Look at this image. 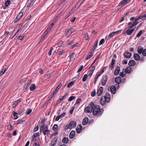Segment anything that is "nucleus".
Returning <instances> with one entry per match:
<instances>
[{"mask_svg": "<svg viewBox=\"0 0 146 146\" xmlns=\"http://www.w3.org/2000/svg\"><path fill=\"white\" fill-rule=\"evenodd\" d=\"M39 135V133H37L34 134L33 136V139L37 137Z\"/></svg>", "mask_w": 146, "mask_h": 146, "instance_id": "864d4df0", "label": "nucleus"}, {"mask_svg": "<svg viewBox=\"0 0 146 146\" xmlns=\"http://www.w3.org/2000/svg\"><path fill=\"white\" fill-rule=\"evenodd\" d=\"M75 97L74 96H70L68 99V101L70 102L75 99Z\"/></svg>", "mask_w": 146, "mask_h": 146, "instance_id": "09e8293b", "label": "nucleus"}, {"mask_svg": "<svg viewBox=\"0 0 146 146\" xmlns=\"http://www.w3.org/2000/svg\"><path fill=\"white\" fill-rule=\"evenodd\" d=\"M104 111L103 109H100V106L98 105L96 106L94 104V107L93 108V115H94L100 116L102 115Z\"/></svg>", "mask_w": 146, "mask_h": 146, "instance_id": "f03ea898", "label": "nucleus"}, {"mask_svg": "<svg viewBox=\"0 0 146 146\" xmlns=\"http://www.w3.org/2000/svg\"><path fill=\"white\" fill-rule=\"evenodd\" d=\"M93 72H93L89 71L88 72L89 76L90 77H91L92 76Z\"/></svg>", "mask_w": 146, "mask_h": 146, "instance_id": "774afa93", "label": "nucleus"}, {"mask_svg": "<svg viewBox=\"0 0 146 146\" xmlns=\"http://www.w3.org/2000/svg\"><path fill=\"white\" fill-rule=\"evenodd\" d=\"M74 84V82L73 81H72L70 82L67 85V87L68 88H70L72 86H73Z\"/></svg>", "mask_w": 146, "mask_h": 146, "instance_id": "37998d69", "label": "nucleus"}, {"mask_svg": "<svg viewBox=\"0 0 146 146\" xmlns=\"http://www.w3.org/2000/svg\"><path fill=\"white\" fill-rule=\"evenodd\" d=\"M100 76V74H98L96 77H95V81L94 82V84H95L96 82L98 80V79L99 78V77Z\"/></svg>", "mask_w": 146, "mask_h": 146, "instance_id": "6e6d98bb", "label": "nucleus"}, {"mask_svg": "<svg viewBox=\"0 0 146 146\" xmlns=\"http://www.w3.org/2000/svg\"><path fill=\"white\" fill-rule=\"evenodd\" d=\"M17 122V124H21L23 122H25V121L24 120H19Z\"/></svg>", "mask_w": 146, "mask_h": 146, "instance_id": "603ef678", "label": "nucleus"}, {"mask_svg": "<svg viewBox=\"0 0 146 146\" xmlns=\"http://www.w3.org/2000/svg\"><path fill=\"white\" fill-rule=\"evenodd\" d=\"M142 53L143 56H146V49L143 50Z\"/></svg>", "mask_w": 146, "mask_h": 146, "instance_id": "052dcab7", "label": "nucleus"}, {"mask_svg": "<svg viewBox=\"0 0 146 146\" xmlns=\"http://www.w3.org/2000/svg\"><path fill=\"white\" fill-rule=\"evenodd\" d=\"M32 82L31 80H30L27 83V85H25V86H26V89L29 86L30 84Z\"/></svg>", "mask_w": 146, "mask_h": 146, "instance_id": "a19ab883", "label": "nucleus"}, {"mask_svg": "<svg viewBox=\"0 0 146 146\" xmlns=\"http://www.w3.org/2000/svg\"><path fill=\"white\" fill-rule=\"evenodd\" d=\"M143 48L141 46L139 47L138 48V52L140 54H141L143 50Z\"/></svg>", "mask_w": 146, "mask_h": 146, "instance_id": "7c9ffc66", "label": "nucleus"}, {"mask_svg": "<svg viewBox=\"0 0 146 146\" xmlns=\"http://www.w3.org/2000/svg\"><path fill=\"white\" fill-rule=\"evenodd\" d=\"M66 52L65 50H63L62 51L59 52V54L60 55L63 54Z\"/></svg>", "mask_w": 146, "mask_h": 146, "instance_id": "bf43d9fd", "label": "nucleus"}, {"mask_svg": "<svg viewBox=\"0 0 146 146\" xmlns=\"http://www.w3.org/2000/svg\"><path fill=\"white\" fill-rule=\"evenodd\" d=\"M82 127L81 125H78L77 126L76 129V132L77 133H80L82 131Z\"/></svg>", "mask_w": 146, "mask_h": 146, "instance_id": "f8f14e48", "label": "nucleus"}, {"mask_svg": "<svg viewBox=\"0 0 146 146\" xmlns=\"http://www.w3.org/2000/svg\"><path fill=\"white\" fill-rule=\"evenodd\" d=\"M142 30H140L139 32V33L137 34L136 36L137 37H140V36L141 35V34L142 33Z\"/></svg>", "mask_w": 146, "mask_h": 146, "instance_id": "4d7b16f0", "label": "nucleus"}, {"mask_svg": "<svg viewBox=\"0 0 146 146\" xmlns=\"http://www.w3.org/2000/svg\"><path fill=\"white\" fill-rule=\"evenodd\" d=\"M76 19V18L75 17H72L70 20V21L72 23H73L74 22Z\"/></svg>", "mask_w": 146, "mask_h": 146, "instance_id": "e2e57ef3", "label": "nucleus"}, {"mask_svg": "<svg viewBox=\"0 0 146 146\" xmlns=\"http://www.w3.org/2000/svg\"><path fill=\"white\" fill-rule=\"evenodd\" d=\"M62 85V84L61 83H60L59 84L58 86L57 87V88H56V89L52 93L53 96L55 94H56L58 92L61 86Z\"/></svg>", "mask_w": 146, "mask_h": 146, "instance_id": "ddd939ff", "label": "nucleus"}, {"mask_svg": "<svg viewBox=\"0 0 146 146\" xmlns=\"http://www.w3.org/2000/svg\"><path fill=\"white\" fill-rule=\"evenodd\" d=\"M131 0H123L118 5V6H121L122 7L126 5L127 4L129 3Z\"/></svg>", "mask_w": 146, "mask_h": 146, "instance_id": "39448f33", "label": "nucleus"}, {"mask_svg": "<svg viewBox=\"0 0 146 146\" xmlns=\"http://www.w3.org/2000/svg\"><path fill=\"white\" fill-rule=\"evenodd\" d=\"M115 35L113 32H112L109 34L108 36V39H110L111 37H113Z\"/></svg>", "mask_w": 146, "mask_h": 146, "instance_id": "8fccbe9b", "label": "nucleus"}, {"mask_svg": "<svg viewBox=\"0 0 146 146\" xmlns=\"http://www.w3.org/2000/svg\"><path fill=\"white\" fill-rule=\"evenodd\" d=\"M108 80L107 76H103L102 78V86H104L106 84Z\"/></svg>", "mask_w": 146, "mask_h": 146, "instance_id": "423d86ee", "label": "nucleus"}, {"mask_svg": "<svg viewBox=\"0 0 146 146\" xmlns=\"http://www.w3.org/2000/svg\"><path fill=\"white\" fill-rule=\"evenodd\" d=\"M8 69V68H6L4 69H2L1 71H0V76L3 75Z\"/></svg>", "mask_w": 146, "mask_h": 146, "instance_id": "bb28decb", "label": "nucleus"}, {"mask_svg": "<svg viewBox=\"0 0 146 146\" xmlns=\"http://www.w3.org/2000/svg\"><path fill=\"white\" fill-rule=\"evenodd\" d=\"M69 125L70 128L72 129L76 127V124L75 121H72L70 122Z\"/></svg>", "mask_w": 146, "mask_h": 146, "instance_id": "9d476101", "label": "nucleus"}, {"mask_svg": "<svg viewBox=\"0 0 146 146\" xmlns=\"http://www.w3.org/2000/svg\"><path fill=\"white\" fill-rule=\"evenodd\" d=\"M52 27V25H50L48 27V28L46 29V34H47V33L50 31L51 30V28Z\"/></svg>", "mask_w": 146, "mask_h": 146, "instance_id": "58836bf2", "label": "nucleus"}, {"mask_svg": "<svg viewBox=\"0 0 146 146\" xmlns=\"http://www.w3.org/2000/svg\"><path fill=\"white\" fill-rule=\"evenodd\" d=\"M104 42V38L102 39L100 41L99 43V45H101L103 44Z\"/></svg>", "mask_w": 146, "mask_h": 146, "instance_id": "69168bd1", "label": "nucleus"}, {"mask_svg": "<svg viewBox=\"0 0 146 146\" xmlns=\"http://www.w3.org/2000/svg\"><path fill=\"white\" fill-rule=\"evenodd\" d=\"M75 134V131L72 130L70 133L69 135V137L71 139L73 138Z\"/></svg>", "mask_w": 146, "mask_h": 146, "instance_id": "393cba45", "label": "nucleus"}, {"mask_svg": "<svg viewBox=\"0 0 146 146\" xmlns=\"http://www.w3.org/2000/svg\"><path fill=\"white\" fill-rule=\"evenodd\" d=\"M88 122V119L87 117L84 118L82 121V124L83 125H85L87 124Z\"/></svg>", "mask_w": 146, "mask_h": 146, "instance_id": "aec40b11", "label": "nucleus"}, {"mask_svg": "<svg viewBox=\"0 0 146 146\" xmlns=\"http://www.w3.org/2000/svg\"><path fill=\"white\" fill-rule=\"evenodd\" d=\"M94 107V104L93 102H91L89 106L86 107L84 111L86 112L91 113L93 110V108Z\"/></svg>", "mask_w": 146, "mask_h": 146, "instance_id": "7ed1b4c3", "label": "nucleus"}, {"mask_svg": "<svg viewBox=\"0 0 146 146\" xmlns=\"http://www.w3.org/2000/svg\"><path fill=\"white\" fill-rule=\"evenodd\" d=\"M110 94L108 92H106L105 96H102L101 98L100 103L102 106L104 105L107 102L108 103L110 100Z\"/></svg>", "mask_w": 146, "mask_h": 146, "instance_id": "f257e3e1", "label": "nucleus"}, {"mask_svg": "<svg viewBox=\"0 0 146 146\" xmlns=\"http://www.w3.org/2000/svg\"><path fill=\"white\" fill-rule=\"evenodd\" d=\"M138 23L137 21H134L133 23H129L127 24V25H130L131 27H132L133 28Z\"/></svg>", "mask_w": 146, "mask_h": 146, "instance_id": "dca6fc26", "label": "nucleus"}, {"mask_svg": "<svg viewBox=\"0 0 146 146\" xmlns=\"http://www.w3.org/2000/svg\"><path fill=\"white\" fill-rule=\"evenodd\" d=\"M115 62V59L114 58H112L111 62V65L109 67V68L111 70H112L114 68Z\"/></svg>", "mask_w": 146, "mask_h": 146, "instance_id": "4468645a", "label": "nucleus"}, {"mask_svg": "<svg viewBox=\"0 0 146 146\" xmlns=\"http://www.w3.org/2000/svg\"><path fill=\"white\" fill-rule=\"evenodd\" d=\"M66 115V113L65 112H63L59 116L60 118H63Z\"/></svg>", "mask_w": 146, "mask_h": 146, "instance_id": "13d9d810", "label": "nucleus"}, {"mask_svg": "<svg viewBox=\"0 0 146 146\" xmlns=\"http://www.w3.org/2000/svg\"><path fill=\"white\" fill-rule=\"evenodd\" d=\"M33 141L34 143V146H40L39 143L37 139L33 138Z\"/></svg>", "mask_w": 146, "mask_h": 146, "instance_id": "a211bd4d", "label": "nucleus"}, {"mask_svg": "<svg viewBox=\"0 0 146 146\" xmlns=\"http://www.w3.org/2000/svg\"><path fill=\"white\" fill-rule=\"evenodd\" d=\"M23 13L22 12L20 13L17 15L16 19L15 20V22H17L21 19L23 15Z\"/></svg>", "mask_w": 146, "mask_h": 146, "instance_id": "9b49d317", "label": "nucleus"}, {"mask_svg": "<svg viewBox=\"0 0 146 146\" xmlns=\"http://www.w3.org/2000/svg\"><path fill=\"white\" fill-rule=\"evenodd\" d=\"M36 88L35 85V84H32L30 87V90L31 91L35 90Z\"/></svg>", "mask_w": 146, "mask_h": 146, "instance_id": "e433bc0d", "label": "nucleus"}, {"mask_svg": "<svg viewBox=\"0 0 146 146\" xmlns=\"http://www.w3.org/2000/svg\"><path fill=\"white\" fill-rule=\"evenodd\" d=\"M69 128H70L69 125H66L64 126V129L66 130L68 129Z\"/></svg>", "mask_w": 146, "mask_h": 146, "instance_id": "0e129e2a", "label": "nucleus"}, {"mask_svg": "<svg viewBox=\"0 0 146 146\" xmlns=\"http://www.w3.org/2000/svg\"><path fill=\"white\" fill-rule=\"evenodd\" d=\"M32 111V110L31 109H29L26 111V113L27 115H29L31 112Z\"/></svg>", "mask_w": 146, "mask_h": 146, "instance_id": "680f3d73", "label": "nucleus"}, {"mask_svg": "<svg viewBox=\"0 0 146 146\" xmlns=\"http://www.w3.org/2000/svg\"><path fill=\"white\" fill-rule=\"evenodd\" d=\"M125 75L126 74L125 73V72H121L120 74V76L122 77H124L125 76Z\"/></svg>", "mask_w": 146, "mask_h": 146, "instance_id": "5fc2aeb1", "label": "nucleus"}, {"mask_svg": "<svg viewBox=\"0 0 146 146\" xmlns=\"http://www.w3.org/2000/svg\"><path fill=\"white\" fill-rule=\"evenodd\" d=\"M13 126L10 123L7 126V129L9 130H11L12 129Z\"/></svg>", "mask_w": 146, "mask_h": 146, "instance_id": "3c124183", "label": "nucleus"}, {"mask_svg": "<svg viewBox=\"0 0 146 146\" xmlns=\"http://www.w3.org/2000/svg\"><path fill=\"white\" fill-rule=\"evenodd\" d=\"M110 90L112 94H114L116 92V87L114 86H112L110 87Z\"/></svg>", "mask_w": 146, "mask_h": 146, "instance_id": "2eb2a0df", "label": "nucleus"}, {"mask_svg": "<svg viewBox=\"0 0 146 146\" xmlns=\"http://www.w3.org/2000/svg\"><path fill=\"white\" fill-rule=\"evenodd\" d=\"M34 3L33 1H31L27 5V6L29 7H31L33 5H34Z\"/></svg>", "mask_w": 146, "mask_h": 146, "instance_id": "4c0bfd02", "label": "nucleus"}, {"mask_svg": "<svg viewBox=\"0 0 146 146\" xmlns=\"http://www.w3.org/2000/svg\"><path fill=\"white\" fill-rule=\"evenodd\" d=\"M58 140V138L57 137H56L54 138L52 141L51 143V145L52 146H54L56 144L57 141Z\"/></svg>", "mask_w": 146, "mask_h": 146, "instance_id": "4be33fe9", "label": "nucleus"}, {"mask_svg": "<svg viewBox=\"0 0 146 146\" xmlns=\"http://www.w3.org/2000/svg\"><path fill=\"white\" fill-rule=\"evenodd\" d=\"M87 78H88V75L86 74H85L84 75V76L83 78L82 81L83 82L85 81L86 80Z\"/></svg>", "mask_w": 146, "mask_h": 146, "instance_id": "c03bdc74", "label": "nucleus"}, {"mask_svg": "<svg viewBox=\"0 0 146 146\" xmlns=\"http://www.w3.org/2000/svg\"><path fill=\"white\" fill-rule=\"evenodd\" d=\"M72 11H71L69 13L65 16L64 18V19H66L68 17H69L73 13V12H71Z\"/></svg>", "mask_w": 146, "mask_h": 146, "instance_id": "2f4dec72", "label": "nucleus"}, {"mask_svg": "<svg viewBox=\"0 0 146 146\" xmlns=\"http://www.w3.org/2000/svg\"><path fill=\"white\" fill-rule=\"evenodd\" d=\"M96 91L95 90H93L91 93V96L92 97H94L96 95Z\"/></svg>", "mask_w": 146, "mask_h": 146, "instance_id": "de8ad7c7", "label": "nucleus"}, {"mask_svg": "<svg viewBox=\"0 0 146 146\" xmlns=\"http://www.w3.org/2000/svg\"><path fill=\"white\" fill-rule=\"evenodd\" d=\"M46 129H48L47 125L46 124H44L41 125V126L40 128V132L42 130H46Z\"/></svg>", "mask_w": 146, "mask_h": 146, "instance_id": "1a4fd4ad", "label": "nucleus"}, {"mask_svg": "<svg viewBox=\"0 0 146 146\" xmlns=\"http://www.w3.org/2000/svg\"><path fill=\"white\" fill-rule=\"evenodd\" d=\"M104 91V89L103 87H101L98 90L97 92V94L98 96H100L102 93Z\"/></svg>", "mask_w": 146, "mask_h": 146, "instance_id": "6e6552de", "label": "nucleus"}, {"mask_svg": "<svg viewBox=\"0 0 146 146\" xmlns=\"http://www.w3.org/2000/svg\"><path fill=\"white\" fill-rule=\"evenodd\" d=\"M140 19L141 20H144L146 19V13L140 16Z\"/></svg>", "mask_w": 146, "mask_h": 146, "instance_id": "c9c22d12", "label": "nucleus"}, {"mask_svg": "<svg viewBox=\"0 0 146 146\" xmlns=\"http://www.w3.org/2000/svg\"><path fill=\"white\" fill-rule=\"evenodd\" d=\"M120 70V68L119 66H117L114 72V74L115 75H117L119 72Z\"/></svg>", "mask_w": 146, "mask_h": 146, "instance_id": "b1692460", "label": "nucleus"}, {"mask_svg": "<svg viewBox=\"0 0 146 146\" xmlns=\"http://www.w3.org/2000/svg\"><path fill=\"white\" fill-rule=\"evenodd\" d=\"M52 75V73H49L45 75V77L47 78H50Z\"/></svg>", "mask_w": 146, "mask_h": 146, "instance_id": "473e14b6", "label": "nucleus"}, {"mask_svg": "<svg viewBox=\"0 0 146 146\" xmlns=\"http://www.w3.org/2000/svg\"><path fill=\"white\" fill-rule=\"evenodd\" d=\"M135 64V62L133 60H130L128 63L129 65L130 66H133Z\"/></svg>", "mask_w": 146, "mask_h": 146, "instance_id": "a878e982", "label": "nucleus"}, {"mask_svg": "<svg viewBox=\"0 0 146 146\" xmlns=\"http://www.w3.org/2000/svg\"><path fill=\"white\" fill-rule=\"evenodd\" d=\"M13 114L14 119H16L18 118V116L17 115V114L16 112H14Z\"/></svg>", "mask_w": 146, "mask_h": 146, "instance_id": "ea45409f", "label": "nucleus"}, {"mask_svg": "<svg viewBox=\"0 0 146 146\" xmlns=\"http://www.w3.org/2000/svg\"><path fill=\"white\" fill-rule=\"evenodd\" d=\"M123 56L126 58H130L131 56V54L129 52H126L124 53Z\"/></svg>", "mask_w": 146, "mask_h": 146, "instance_id": "5701e85b", "label": "nucleus"}, {"mask_svg": "<svg viewBox=\"0 0 146 146\" xmlns=\"http://www.w3.org/2000/svg\"><path fill=\"white\" fill-rule=\"evenodd\" d=\"M48 129H46V130H44V131H43V133L44 134V135H46V134H48L49 132V131L48 130Z\"/></svg>", "mask_w": 146, "mask_h": 146, "instance_id": "a18cd8bd", "label": "nucleus"}, {"mask_svg": "<svg viewBox=\"0 0 146 146\" xmlns=\"http://www.w3.org/2000/svg\"><path fill=\"white\" fill-rule=\"evenodd\" d=\"M131 68L129 66H128L126 68L125 70V72L126 73L129 74L131 72Z\"/></svg>", "mask_w": 146, "mask_h": 146, "instance_id": "c85d7f7f", "label": "nucleus"}, {"mask_svg": "<svg viewBox=\"0 0 146 146\" xmlns=\"http://www.w3.org/2000/svg\"><path fill=\"white\" fill-rule=\"evenodd\" d=\"M67 32L65 34L68 35V36L70 35L74 32V29L72 28H70L68 29H67Z\"/></svg>", "mask_w": 146, "mask_h": 146, "instance_id": "0eeeda50", "label": "nucleus"}, {"mask_svg": "<svg viewBox=\"0 0 146 146\" xmlns=\"http://www.w3.org/2000/svg\"><path fill=\"white\" fill-rule=\"evenodd\" d=\"M133 57L134 59L137 61L139 60L140 58V55L137 53L134 54Z\"/></svg>", "mask_w": 146, "mask_h": 146, "instance_id": "412c9836", "label": "nucleus"}, {"mask_svg": "<svg viewBox=\"0 0 146 146\" xmlns=\"http://www.w3.org/2000/svg\"><path fill=\"white\" fill-rule=\"evenodd\" d=\"M83 68V65H82L80 67L79 69H78V70L77 71V72H80L82 70Z\"/></svg>", "mask_w": 146, "mask_h": 146, "instance_id": "338daca9", "label": "nucleus"}, {"mask_svg": "<svg viewBox=\"0 0 146 146\" xmlns=\"http://www.w3.org/2000/svg\"><path fill=\"white\" fill-rule=\"evenodd\" d=\"M58 128V126L57 124H54L53 127V129L55 131H57Z\"/></svg>", "mask_w": 146, "mask_h": 146, "instance_id": "79ce46f5", "label": "nucleus"}, {"mask_svg": "<svg viewBox=\"0 0 146 146\" xmlns=\"http://www.w3.org/2000/svg\"><path fill=\"white\" fill-rule=\"evenodd\" d=\"M115 81L117 83L120 84L121 82V79L119 77H116L115 79Z\"/></svg>", "mask_w": 146, "mask_h": 146, "instance_id": "f3484780", "label": "nucleus"}, {"mask_svg": "<svg viewBox=\"0 0 146 146\" xmlns=\"http://www.w3.org/2000/svg\"><path fill=\"white\" fill-rule=\"evenodd\" d=\"M62 141L63 143L66 144L68 143L69 139L67 137H64L62 139Z\"/></svg>", "mask_w": 146, "mask_h": 146, "instance_id": "c756f323", "label": "nucleus"}, {"mask_svg": "<svg viewBox=\"0 0 146 146\" xmlns=\"http://www.w3.org/2000/svg\"><path fill=\"white\" fill-rule=\"evenodd\" d=\"M96 60L91 65V66L90 67V70L89 71H91L93 72H94V70L95 69V66H94V63L95 62Z\"/></svg>", "mask_w": 146, "mask_h": 146, "instance_id": "6ab92c4d", "label": "nucleus"}, {"mask_svg": "<svg viewBox=\"0 0 146 146\" xmlns=\"http://www.w3.org/2000/svg\"><path fill=\"white\" fill-rule=\"evenodd\" d=\"M11 3V1L9 0H7L5 3V5L7 7Z\"/></svg>", "mask_w": 146, "mask_h": 146, "instance_id": "49530a36", "label": "nucleus"}, {"mask_svg": "<svg viewBox=\"0 0 146 146\" xmlns=\"http://www.w3.org/2000/svg\"><path fill=\"white\" fill-rule=\"evenodd\" d=\"M94 54L92 52H89L88 55L86 58V60H88L91 58L92 56Z\"/></svg>", "mask_w": 146, "mask_h": 146, "instance_id": "cd10ccee", "label": "nucleus"}, {"mask_svg": "<svg viewBox=\"0 0 146 146\" xmlns=\"http://www.w3.org/2000/svg\"><path fill=\"white\" fill-rule=\"evenodd\" d=\"M127 29L125 31V33L127 35H131L135 30V29L133 28L130 25H128Z\"/></svg>", "mask_w": 146, "mask_h": 146, "instance_id": "20e7f679", "label": "nucleus"}, {"mask_svg": "<svg viewBox=\"0 0 146 146\" xmlns=\"http://www.w3.org/2000/svg\"><path fill=\"white\" fill-rule=\"evenodd\" d=\"M81 101V100L80 98L78 99L76 102L75 104L74 105L75 106H77V105L79 104Z\"/></svg>", "mask_w": 146, "mask_h": 146, "instance_id": "f704fd0d", "label": "nucleus"}, {"mask_svg": "<svg viewBox=\"0 0 146 146\" xmlns=\"http://www.w3.org/2000/svg\"><path fill=\"white\" fill-rule=\"evenodd\" d=\"M21 101V100L20 99L18 100H17L14 102L13 104V105L15 106H17V105L19 104Z\"/></svg>", "mask_w": 146, "mask_h": 146, "instance_id": "72a5a7b5", "label": "nucleus"}]
</instances>
